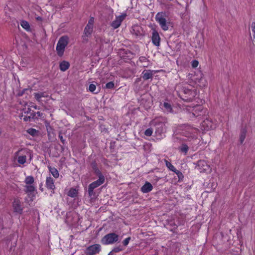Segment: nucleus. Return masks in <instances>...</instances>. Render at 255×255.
<instances>
[{
	"instance_id": "obj_41",
	"label": "nucleus",
	"mask_w": 255,
	"mask_h": 255,
	"mask_svg": "<svg viewBox=\"0 0 255 255\" xmlns=\"http://www.w3.org/2000/svg\"><path fill=\"white\" fill-rule=\"evenodd\" d=\"M198 65H199L198 61H197L196 60H194L192 61L191 65L193 68H195L197 67Z\"/></svg>"
},
{
	"instance_id": "obj_25",
	"label": "nucleus",
	"mask_w": 255,
	"mask_h": 255,
	"mask_svg": "<svg viewBox=\"0 0 255 255\" xmlns=\"http://www.w3.org/2000/svg\"><path fill=\"white\" fill-rule=\"evenodd\" d=\"M247 130L246 128H242L241 130L240 134V141L241 144H243L246 137Z\"/></svg>"
},
{
	"instance_id": "obj_37",
	"label": "nucleus",
	"mask_w": 255,
	"mask_h": 255,
	"mask_svg": "<svg viewBox=\"0 0 255 255\" xmlns=\"http://www.w3.org/2000/svg\"><path fill=\"white\" fill-rule=\"evenodd\" d=\"M153 133V130L151 128H148L146 129L144 131V134L146 136H150L152 135Z\"/></svg>"
},
{
	"instance_id": "obj_19",
	"label": "nucleus",
	"mask_w": 255,
	"mask_h": 255,
	"mask_svg": "<svg viewBox=\"0 0 255 255\" xmlns=\"http://www.w3.org/2000/svg\"><path fill=\"white\" fill-rule=\"evenodd\" d=\"M137 64L140 67L146 68L149 65V61L145 56H140L137 61Z\"/></svg>"
},
{
	"instance_id": "obj_16",
	"label": "nucleus",
	"mask_w": 255,
	"mask_h": 255,
	"mask_svg": "<svg viewBox=\"0 0 255 255\" xmlns=\"http://www.w3.org/2000/svg\"><path fill=\"white\" fill-rule=\"evenodd\" d=\"M151 40L153 45L156 46H159L160 37L158 31L155 29H152Z\"/></svg>"
},
{
	"instance_id": "obj_23",
	"label": "nucleus",
	"mask_w": 255,
	"mask_h": 255,
	"mask_svg": "<svg viewBox=\"0 0 255 255\" xmlns=\"http://www.w3.org/2000/svg\"><path fill=\"white\" fill-rule=\"evenodd\" d=\"M70 66L69 63L66 61H62L59 64V68L61 71H66Z\"/></svg>"
},
{
	"instance_id": "obj_10",
	"label": "nucleus",
	"mask_w": 255,
	"mask_h": 255,
	"mask_svg": "<svg viewBox=\"0 0 255 255\" xmlns=\"http://www.w3.org/2000/svg\"><path fill=\"white\" fill-rule=\"evenodd\" d=\"M205 113L206 110L201 105H196L192 107V109L190 113V117H198L205 115Z\"/></svg>"
},
{
	"instance_id": "obj_50",
	"label": "nucleus",
	"mask_w": 255,
	"mask_h": 255,
	"mask_svg": "<svg viewBox=\"0 0 255 255\" xmlns=\"http://www.w3.org/2000/svg\"><path fill=\"white\" fill-rule=\"evenodd\" d=\"M1 133V129L0 128V134Z\"/></svg>"
},
{
	"instance_id": "obj_47",
	"label": "nucleus",
	"mask_w": 255,
	"mask_h": 255,
	"mask_svg": "<svg viewBox=\"0 0 255 255\" xmlns=\"http://www.w3.org/2000/svg\"><path fill=\"white\" fill-rule=\"evenodd\" d=\"M93 26L94 24H90L89 23H87L85 27L87 28H89L90 29L93 30Z\"/></svg>"
},
{
	"instance_id": "obj_40",
	"label": "nucleus",
	"mask_w": 255,
	"mask_h": 255,
	"mask_svg": "<svg viewBox=\"0 0 255 255\" xmlns=\"http://www.w3.org/2000/svg\"><path fill=\"white\" fill-rule=\"evenodd\" d=\"M123 250V249L120 247H115L112 251L113 253H119Z\"/></svg>"
},
{
	"instance_id": "obj_31",
	"label": "nucleus",
	"mask_w": 255,
	"mask_h": 255,
	"mask_svg": "<svg viewBox=\"0 0 255 255\" xmlns=\"http://www.w3.org/2000/svg\"><path fill=\"white\" fill-rule=\"evenodd\" d=\"M174 172L176 173V174L177 175V176L178 177V181L179 182H182L183 181L184 177L183 173L180 171L178 170L177 169H176V170H175V171H174Z\"/></svg>"
},
{
	"instance_id": "obj_35",
	"label": "nucleus",
	"mask_w": 255,
	"mask_h": 255,
	"mask_svg": "<svg viewBox=\"0 0 255 255\" xmlns=\"http://www.w3.org/2000/svg\"><path fill=\"white\" fill-rule=\"evenodd\" d=\"M27 132L32 136H35L37 134L38 131L33 128H30L27 130Z\"/></svg>"
},
{
	"instance_id": "obj_29",
	"label": "nucleus",
	"mask_w": 255,
	"mask_h": 255,
	"mask_svg": "<svg viewBox=\"0 0 255 255\" xmlns=\"http://www.w3.org/2000/svg\"><path fill=\"white\" fill-rule=\"evenodd\" d=\"M20 25L23 28L27 31H30V27L29 23L26 20H22L20 22Z\"/></svg>"
},
{
	"instance_id": "obj_28",
	"label": "nucleus",
	"mask_w": 255,
	"mask_h": 255,
	"mask_svg": "<svg viewBox=\"0 0 255 255\" xmlns=\"http://www.w3.org/2000/svg\"><path fill=\"white\" fill-rule=\"evenodd\" d=\"M163 107H164L166 112L168 113H173V108L170 103L167 102H164Z\"/></svg>"
},
{
	"instance_id": "obj_33",
	"label": "nucleus",
	"mask_w": 255,
	"mask_h": 255,
	"mask_svg": "<svg viewBox=\"0 0 255 255\" xmlns=\"http://www.w3.org/2000/svg\"><path fill=\"white\" fill-rule=\"evenodd\" d=\"M165 164L167 168L171 171L174 172L175 170H176V168L170 163V162L168 161L167 160H165Z\"/></svg>"
},
{
	"instance_id": "obj_24",
	"label": "nucleus",
	"mask_w": 255,
	"mask_h": 255,
	"mask_svg": "<svg viewBox=\"0 0 255 255\" xmlns=\"http://www.w3.org/2000/svg\"><path fill=\"white\" fill-rule=\"evenodd\" d=\"M48 168L49 172L51 173V174L52 175V176L54 178H58V177L59 176V173L58 171L57 170V169L56 168H55L54 167H52L50 165H48Z\"/></svg>"
},
{
	"instance_id": "obj_2",
	"label": "nucleus",
	"mask_w": 255,
	"mask_h": 255,
	"mask_svg": "<svg viewBox=\"0 0 255 255\" xmlns=\"http://www.w3.org/2000/svg\"><path fill=\"white\" fill-rule=\"evenodd\" d=\"M155 19L163 31H167L172 24L171 19L165 11L158 12L155 15Z\"/></svg>"
},
{
	"instance_id": "obj_42",
	"label": "nucleus",
	"mask_w": 255,
	"mask_h": 255,
	"mask_svg": "<svg viewBox=\"0 0 255 255\" xmlns=\"http://www.w3.org/2000/svg\"><path fill=\"white\" fill-rule=\"evenodd\" d=\"M130 239H131L130 237H128L127 238L125 239L123 242V244L124 246H127L130 240Z\"/></svg>"
},
{
	"instance_id": "obj_17",
	"label": "nucleus",
	"mask_w": 255,
	"mask_h": 255,
	"mask_svg": "<svg viewBox=\"0 0 255 255\" xmlns=\"http://www.w3.org/2000/svg\"><path fill=\"white\" fill-rule=\"evenodd\" d=\"M45 186L47 189L51 190L53 193L55 189L54 179L50 176L47 177L46 178Z\"/></svg>"
},
{
	"instance_id": "obj_45",
	"label": "nucleus",
	"mask_w": 255,
	"mask_h": 255,
	"mask_svg": "<svg viewBox=\"0 0 255 255\" xmlns=\"http://www.w3.org/2000/svg\"><path fill=\"white\" fill-rule=\"evenodd\" d=\"M88 23L90 24H94V18L93 17H91L88 20Z\"/></svg>"
},
{
	"instance_id": "obj_48",
	"label": "nucleus",
	"mask_w": 255,
	"mask_h": 255,
	"mask_svg": "<svg viewBox=\"0 0 255 255\" xmlns=\"http://www.w3.org/2000/svg\"><path fill=\"white\" fill-rule=\"evenodd\" d=\"M59 138H60V141H61V142H62L63 144H64V143H65V140L64 139L63 137L62 136V135H59Z\"/></svg>"
},
{
	"instance_id": "obj_36",
	"label": "nucleus",
	"mask_w": 255,
	"mask_h": 255,
	"mask_svg": "<svg viewBox=\"0 0 255 255\" xmlns=\"http://www.w3.org/2000/svg\"><path fill=\"white\" fill-rule=\"evenodd\" d=\"M44 94V93L42 92L36 93L35 95V98L37 101H39L42 97H45Z\"/></svg>"
},
{
	"instance_id": "obj_34",
	"label": "nucleus",
	"mask_w": 255,
	"mask_h": 255,
	"mask_svg": "<svg viewBox=\"0 0 255 255\" xmlns=\"http://www.w3.org/2000/svg\"><path fill=\"white\" fill-rule=\"evenodd\" d=\"M140 29V27L138 26H134L132 27V31L133 32V33H134L136 36H139L141 35V33L140 32L139 29Z\"/></svg>"
},
{
	"instance_id": "obj_18",
	"label": "nucleus",
	"mask_w": 255,
	"mask_h": 255,
	"mask_svg": "<svg viewBox=\"0 0 255 255\" xmlns=\"http://www.w3.org/2000/svg\"><path fill=\"white\" fill-rule=\"evenodd\" d=\"M93 32V30L89 28L85 27L83 34L82 36L83 42L86 43L88 41V38L90 37Z\"/></svg>"
},
{
	"instance_id": "obj_14",
	"label": "nucleus",
	"mask_w": 255,
	"mask_h": 255,
	"mask_svg": "<svg viewBox=\"0 0 255 255\" xmlns=\"http://www.w3.org/2000/svg\"><path fill=\"white\" fill-rule=\"evenodd\" d=\"M101 250V247L99 244H94L88 247L86 249V254L94 255L99 253Z\"/></svg>"
},
{
	"instance_id": "obj_22",
	"label": "nucleus",
	"mask_w": 255,
	"mask_h": 255,
	"mask_svg": "<svg viewBox=\"0 0 255 255\" xmlns=\"http://www.w3.org/2000/svg\"><path fill=\"white\" fill-rule=\"evenodd\" d=\"M91 168L94 172V173L96 176L104 175L100 170L98 167L96 161H93L91 163Z\"/></svg>"
},
{
	"instance_id": "obj_8",
	"label": "nucleus",
	"mask_w": 255,
	"mask_h": 255,
	"mask_svg": "<svg viewBox=\"0 0 255 255\" xmlns=\"http://www.w3.org/2000/svg\"><path fill=\"white\" fill-rule=\"evenodd\" d=\"M97 176L98 177V179L90 184L88 186V195L90 197L95 195L94 190L102 185L105 181V177L104 175H100Z\"/></svg>"
},
{
	"instance_id": "obj_7",
	"label": "nucleus",
	"mask_w": 255,
	"mask_h": 255,
	"mask_svg": "<svg viewBox=\"0 0 255 255\" xmlns=\"http://www.w3.org/2000/svg\"><path fill=\"white\" fill-rule=\"evenodd\" d=\"M69 37L64 35L60 37L56 47L57 55L61 57L63 56L65 49L69 43Z\"/></svg>"
},
{
	"instance_id": "obj_30",
	"label": "nucleus",
	"mask_w": 255,
	"mask_h": 255,
	"mask_svg": "<svg viewBox=\"0 0 255 255\" xmlns=\"http://www.w3.org/2000/svg\"><path fill=\"white\" fill-rule=\"evenodd\" d=\"M34 182V179L32 176H28L26 177L24 183L26 184V185H32Z\"/></svg>"
},
{
	"instance_id": "obj_26",
	"label": "nucleus",
	"mask_w": 255,
	"mask_h": 255,
	"mask_svg": "<svg viewBox=\"0 0 255 255\" xmlns=\"http://www.w3.org/2000/svg\"><path fill=\"white\" fill-rule=\"evenodd\" d=\"M78 192V190L74 188H71L67 193V195L72 198H75L77 197Z\"/></svg>"
},
{
	"instance_id": "obj_38",
	"label": "nucleus",
	"mask_w": 255,
	"mask_h": 255,
	"mask_svg": "<svg viewBox=\"0 0 255 255\" xmlns=\"http://www.w3.org/2000/svg\"><path fill=\"white\" fill-rule=\"evenodd\" d=\"M114 86H115V84L112 81V82L107 83L106 84L105 87L107 89H112L114 88Z\"/></svg>"
},
{
	"instance_id": "obj_9",
	"label": "nucleus",
	"mask_w": 255,
	"mask_h": 255,
	"mask_svg": "<svg viewBox=\"0 0 255 255\" xmlns=\"http://www.w3.org/2000/svg\"><path fill=\"white\" fill-rule=\"evenodd\" d=\"M119 240V236L114 233H111L106 235L101 239L103 245H107L113 244Z\"/></svg>"
},
{
	"instance_id": "obj_5",
	"label": "nucleus",
	"mask_w": 255,
	"mask_h": 255,
	"mask_svg": "<svg viewBox=\"0 0 255 255\" xmlns=\"http://www.w3.org/2000/svg\"><path fill=\"white\" fill-rule=\"evenodd\" d=\"M199 130L197 128L188 126L183 131L182 135L186 137L184 140L189 142H193L197 139L198 134Z\"/></svg>"
},
{
	"instance_id": "obj_39",
	"label": "nucleus",
	"mask_w": 255,
	"mask_h": 255,
	"mask_svg": "<svg viewBox=\"0 0 255 255\" xmlns=\"http://www.w3.org/2000/svg\"><path fill=\"white\" fill-rule=\"evenodd\" d=\"M96 89V86L94 84H90L89 86V90L91 92L94 93Z\"/></svg>"
},
{
	"instance_id": "obj_15",
	"label": "nucleus",
	"mask_w": 255,
	"mask_h": 255,
	"mask_svg": "<svg viewBox=\"0 0 255 255\" xmlns=\"http://www.w3.org/2000/svg\"><path fill=\"white\" fill-rule=\"evenodd\" d=\"M197 168L200 172H205L210 169V165L207 164L206 161L203 160L198 161Z\"/></svg>"
},
{
	"instance_id": "obj_44",
	"label": "nucleus",
	"mask_w": 255,
	"mask_h": 255,
	"mask_svg": "<svg viewBox=\"0 0 255 255\" xmlns=\"http://www.w3.org/2000/svg\"><path fill=\"white\" fill-rule=\"evenodd\" d=\"M98 39L100 40V41L101 42V43L102 44H103L104 43H108V41H105L104 39H103V37H99V38H98L96 40L97 41H98Z\"/></svg>"
},
{
	"instance_id": "obj_20",
	"label": "nucleus",
	"mask_w": 255,
	"mask_h": 255,
	"mask_svg": "<svg viewBox=\"0 0 255 255\" xmlns=\"http://www.w3.org/2000/svg\"><path fill=\"white\" fill-rule=\"evenodd\" d=\"M153 189V186L152 184L146 181L144 184L141 187L140 191L143 193H147L152 191Z\"/></svg>"
},
{
	"instance_id": "obj_27",
	"label": "nucleus",
	"mask_w": 255,
	"mask_h": 255,
	"mask_svg": "<svg viewBox=\"0 0 255 255\" xmlns=\"http://www.w3.org/2000/svg\"><path fill=\"white\" fill-rule=\"evenodd\" d=\"M189 148L188 146L184 143L179 147V150L181 152L183 153L184 155H186L189 150Z\"/></svg>"
},
{
	"instance_id": "obj_46",
	"label": "nucleus",
	"mask_w": 255,
	"mask_h": 255,
	"mask_svg": "<svg viewBox=\"0 0 255 255\" xmlns=\"http://www.w3.org/2000/svg\"><path fill=\"white\" fill-rule=\"evenodd\" d=\"M93 26L94 24H90L89 23H87L85 27L87 28H89L90 29L93 30Z\"/></svg>"
},
{
	"instance_id": "obj_13",
	"label": "nucleus",
	"mask_w": 255,
	"mask_h": 255,
	"mask_svg": "<svg viewBox=\"0 0 255 255\" xmlns=\"http://www.w3.org/2000/svg\"><path fill=\"white\" fill-rule=\"evenodd\" d=\"M12 208L13 212L19 214H21L23 208L21 202L18 198H14L12 202Z\"/></svg>"
},
{
	"instance_id": "obj_6",
	"label": "nucleus",
	"mask_w": 255,
	"mask_h": 255,
	"mask_svg": "<svg viewBox=\"0 0 255 255\" xmlns=\"http://www.w3.org/2000/svg\"><path fill=\"white\" fill-rule=\"evenodd\" d=\"M191 81L200 88L206 87L208 85V82L206 78L204 77V74L199 71L195 74H189Z\"/></svg>"
},
{
	"instance_id": "obj_21",
	"label": "nucleus",
	"mask_w": 255,
	"mask_h": 255,
	"mask_svg": "<svg viewBox=\"0 0 255 255\" xmlns=\"http://www.w3.org/2000/svg\"><path fill=\"white\" fill-rule=\"evenodd\" d=\"M142 77L144 80H147L153 78V71L151 70H144L142 72Z\"/></svg>"
},
{
	"instance_id": "obj_32",
	"label": "nucleus",
	"mask_w": 255,
	"mask_h": 255,
	"mask_svg": "<svg viewBox=\"0 0 255 255\" xmlns=\"http://www.w3.org/2000/svg\"><path fill=\"white\" fill-rule=\"evenodd\" d=\"M202 125L203 127H205L206 125L207 126L206 128H204L205 130H209L212 127V124L208 120L204 121Z\"/></svg>"
},
{
	"instance_id": "obj_49",
	"label": "nucleus",
	"mask_w": 255,
	"mask_h": 255,
	"mask_svg": "<svg viewBox=\"0 0 255 255\" xmlns=\"http://www.w3.org/2000/svg\"><path fill=\"white\" fill-rule=\"evenodd\" d=\"M39 189H40L42 192V191H43V187H42V184L40 186Z\"/></svg>"
},
{
	"instance_id": "obj_3",
	"label": "nucleus",
	"mask_w": 255,
	"mask_h": 255,
	"mask_svg": "<svg viewBox=\"0 0 255 255\" xmlns=\"http://www.w3.org/2000/svg\"><path fill=\"white\" fill-rule=\"evenodd\" d=\"M15 158L17 162L20 164H24L28 158V163H30L32 158V152L27 148H21L15 153Z\"/></svg>"
},
{
	"instance_id": "obj_43",
	"label": "nucleus",
	"mask_w": 255,
	"mask_h": 255,
	"mask_svg": "<svg viewBox=\"0 0 255 255\" xmlns=\"http://www.w3.org/2000/svg\"><path fill=\"white\" fill-rule=\"evenodd\" d=\"M252 31L253 33V36L255 35V22H253L251 25Z\"/></svg>"
},
{
	"instance_id": "obj_12",
	"label": "nucleus",
	"mask_w": 255,
	"mask_h": 255,
	"mask_svg": "<svg viewBox=\"0 0 255 255\" xmlns=\"http://www.w3.org/2000/svg\"><path fill=\"white\" fill-rule=\"evenodd\" d=\"M24 191L27 196L30 199V201H33L34 197L35 196L36 193V188L32 184L25 186Z\"/></svg>"
},
{
	"instance_id": "obj_11",
	"label": "nucleus",
	"mask_w": 255,
	"mask_h": 255,
	"mask_svg": "<svg viewBox=\"0 0 255 255\" xmlns=\"http://www.w3.org/2000/svg\"><path fill=\"white\" fill-rule=\"evenodd\" d=\"M127 15L126 13H124L120 15L116 16L115 19L111 22V26L114 29L119 28L121 26L122 22L127 17Z\"/></svg>"
},
{
	"instance_id": "obj_4",
	"label": "nucleus",
	"mask_w": 255,
	"mask_h": 255,
	"mask_svg": "<svg viewBox=\"0 0 255 255\" xmlns=\"http://www.w3.org/2000/svg\"><path fill=\"white\" fill-rule=\"evenodd\" d=\"M42 114L40 112H35L31 111L29 107L23 109L21 115L19 116L21 120L25 122L30 121L31 119H35L41 117Z\"/></svg>"
},
{
	"instance_id": "obj_1",
	"label": "nucleus",
	"mask_w": 255,
	"mask_h": 255,
	"mask_svg": "<svg viewBox=\"0 0 255 255\" xmlns=\"http://www.w3.org/2000/svg\"><path fill=\"white\" fill-rule=\"evenodd\" d=\"M176 88L181 89L178 91L179 97L186 102H191L194 100L197 95V90L190 86H182L181 84L176 86Z\"/></svg>"
}]
</instances>
